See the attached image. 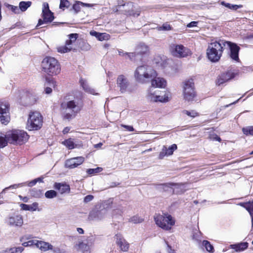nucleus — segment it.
Masks as SVG:
<instances>
[{
    "mask_svg": "<svg viewBox=\"0 0 253 253\" xmlns=\"http://www.w3.org/2000/svg\"><path fill=\"white\" fill-rule=\"evenodd\" d=\"M9 104L7 102L0 103V121L3 124H7L10 120Z\"/></svg>",
    "mask_w": 253,
    "mask_h": 253,
    "instance_id": "obj_12",
    "label": "nucleus"
},
{
    "mask_svg": "<svg viewBox=\"0 0 253 253\" xmlns=\"http://www.w3.org/2000/svg\"><path fill=\"white\" fill-rule=\"evenodd\" d=\"M72 47L70 45H68L66 43L64 46H60L57 47V50L58 52L61 53H67L71 51Z\"/></svg>",
    "mask_w": 253,
    "mask_h": 253,
    "instance_id": "obj_36",
    "label": "nucleus"
},
{
    "mask_svg": "<svg viewBox=\"0 0 253 253\" xmlns=\"http://www.w3.org/2000/svg\"><path fill=\"white\" fill-rule=\"evenodd\" d=\"M226 45H227L230 48V56L231 58L236 61H238L239 60V52L240 49V47L235 43L225 41V43H224L223 47Z\"/></svg>",
    "mask_w": 253,
    "mask_h": 253,
    "instance_id": "obj_15",
    "label": "nucleus"
},
{
    "mask_svg": "<svg viewBox=\"0 0 253 253\" xmlns=\"http://www.w3.org/2000/svg\"><path fill=\"white\" fill-rule=\"evenodd\" d=\"M42 71L49 76H54L60 73L61 68L58 61L54 57H46L42 62Z\"/></svg>",
    "mask_w": 253,
    "mask_h": 253,
    "instance_id": "obj_3",
    "label": "nucleus"
},
{
    "mask_svg": "<svg viewBox=\"0 0 253 253\" xmlns=\"http://www.w3.org/2000/svg\"><path fill=\"white\" fill-rule=\"evenodd\" d=\"M151 84L152 87L164 88L166 86V81L162 78L158 77L157 76L151 79Z\"/></svg>",
    "mask_w": 253,
    "mask_h": 253,
    "instance_id": "obj_20",
    "label": "nucleus"
},
{
    "mask_svg": "<svg viewBox=\"0 0 253 253\" xmlns=\"http://www.w3.org/2000/svg\"><path fill=\"white\" fill-rule=\"evenodd\" d=\"M107 210L105 209L101 210H93L90 211L88 216V219L90 221H100L106 216Z\"/></svg>",
    "mask_w": 253,
    "mask_h": 253,
    "instance_id": "obj_14",
    "label": "nucleus"
},
{
    "mask_svg": "<svg viewBox=\"0 0 253 253\" xmlns=\"http://www.w3.org/2000/svg\"><path fill=\"white\" fill-rule=\"evenodd\" d=\"M170 51L173 56L180 58L185 57L192 54L190 49L182 44H172L170 46Z\"/></svg>",
    "mask_w": 253,
    "mask_h": 253,
    "instance_id": "obj_8",
    "label": "nucleus"
},
{
    "mask_svg": "<svg viewBox=\"0 0 253 253\" xmlns=\"http://www.w3.org/2000/svg\"><path fill=\"white\" fill-rule=\"evenodd\" d=\"M39 204L35 202L31 205H26L25 204H21L20 207L21 209L24 211H36L38 207Z\"/></svg>",
    "mask_w": 253,
    "mask_h": 253,
    "instance_id": "obj_26",
    "label": "nucleus"
},
{
    "mask_svg": "<svg viewBox=\"0 0 253 253\" xmlns=\"http://www.w3.org/2000/svg\"><path fill=\"white\" fill-rule=\"evenodd\" d=\"M237 74V73L232 70H229L226 72L223 73L217 77L216 80V84L217 85H220L234 78Z\"/></svg>",
    "mask_w": 253,
    "mask_h": 253,
    "instance_id": "obj_13",
    "label": "nucleus"
},
{
    "mask_svg": "<svg viewBox=\"0 0 253 253\" xmlns=\"http://www.w3.org/2000/svg\"><path fill=\"white\" fill-rule=\"evenodd\" d=\"M57 192L53 190L47 191L45 193V197L47 199H52L57 196Z\"/></svg>",
    "mask_w": 253,
    "mask_h": 253,
    "instance_id": "obj_42",
    "label": "nucleus"
},
{
    "mask_svg": "<svg viewBox=\"0 0 253 253\" xmlns=\"http://www.w3.org/2000/svg\"><path fill=\"white\" fill-rule=\"evenodd\" d=\"M42 125V117L38 112H31L27 124V128L30 130H37L40 129Z\"/></svg>",
    "mask_w": 253,
    "mask_h": 253,
    "instance_id": "obj_6",
    "label": "nucleus"
},
{
    "mask_svg": "<svg viewBox=\"0 0 253 253\" xmlns=\"http://www.w3.org/2000/svg\"><path fill=\"white\" fill-rule=\"evenodd\" d=\"M183 113L184 114H186L187 115L189 116L192 117H194L196 116L198 114L197 112H196L194 111H189L185 110L183 111Z\"/></svg>",
    "mask_w": 253,
    "mask_h": 253,
    "instance_id": "obj_51",
    "label": "nucleus"
},
{
    "mask_svg": "<svg viewBox=\"0 0 253 253\" xmlns=\"http://www.w3.org/2000/svg\"><path fill=\"white\" fill-rule=\"evenodd\" d=\"M116 243L121 250L123 252L127 251L129 248V244L123 238L118 235H116Z\"/></svg>",
    "mask_w": 253,
    "mask_h": 253,
    "instance_id": "obj_21",
    "label": "nucleus"
},
{
    "mask_svg": "<svg viewBox=\"0 0 253 253\" xmlns=\"http://www.w3.org/2000/svg\"><path fill=\"white\" fill-rule=\"evenodd\" d=\"M169 101V95L165 93L164 95H159L158 94L156 97L155 102L166 103Z\"/></svg>",
    "mask_w": 253,
    "mask_h": 253,
    "instance_id": "obj_34",
    "label": "nucleus"
},
{
    "mask_svg": "<svg viewBox=\"0 0 253 253\" xmlns=\"http://www.w3.org/2000/svg\"><path fill=\"white\" fill-rule=\"evenodd\" d=\"M81 5L82 6H84V7L85 6V7H91L93 6V5L92 4L84 3L83 2H82Z\"/></svg>",
    "mask_w": 253,
    "mask_h": 253,
    "instance_id": "obj_61",
    "label": "nucleus"
},
{
    "mask_svg": "<svg viewBox=\"0 0 253 253\" xmlns=\"http://www.w3.org/2000/svg\"><path fill=\"white\" fill-rule=\"evenodd\" d=\"M77 250L82 253H89V247L83 242L80 243L77 246Z\"/></svg>",
    "mask_w": 253,
    "mask_h": 253,
    "instance_id": "obj_29",
    "label": "nucleus"
},
{
    "mask_svg": "<svg viewBox=\"0 0 253 253\" xmlns=\"http://www.w3.org/2000/svg\"><path fill=\"white\" fill-rule=\"evenodd\" d=\"M202 245L208 252L210 253H213L214 252L213 247L208 241L204 240Z\"/></svg>",
    "mask_w": 253,
    "mask_h": 253,
    "instance_id": "obj_38",
    "label": "nucleus"
},
{
    "mask_svg": "<svg viewBox=\"0 0 253 253\" xmlns=\"http://www.w3.org/2000/svg\"><path fill=\"white\" fill-rule=\"evenodd\" d=\"M155 221L158 226L166 230H170L175 223L172 216L168 214L157 215L155 217Z\"/></svg>",
    "mask_w": 253,
    "mask_h": 253,
    "instance_id": "obj_7",
    "label": "nucleus"
},
{
    "mask_svg": "<svg viewBox=\"0 0 253 253\" xmlns=\"http://www.w3.org/2000/svg\"><path fill=\"white\" fill-rule=\"evenodd\" d=\"M183 94L184 99L187 101H191L195 97L196 94L192 80L186 81L184 83Z\"/></svg>",
    "mask_w": 253,
    "mask_h": 253,
    "instance_id": "obj_9",
    "label": "nucleus"
},
{
    "mask_svg": "<svg viewBox=\"0 0 253 253\" xmlns=\"http://www.w3.org/2000/svg\"><path fill=\"white\" fill-rule=\"evenodd\" d=\"M11 250L12 253H21L24 250V247L23 246H21L17 248H11Z\"/></svg>",
    "mask_w": 253,
    "mask_h": 253,
    "instance_id": "obj_50",
    "label": "nucleus"
},
{
    "mask_svg": "<svg viewBox=\"0 0 253 253\" xmlns=\"http://www.w3.org/2000/svg\"><path fill=\"white\" fill-rule=\"evenodd\" d=\"M244 134L248 135H253V126H249L246 127H244L242 129Z\"/></svg>",
    "mask_w": 253,
    "mask_h": 253,
    "instance_id": "obj_46",
    "label": "nucleus"
},
{
    "mask_svg": "<svg viewBox=\"0 0 253 253\" xmlns=\"http://www.w3.org/2000/svg\"><path fill=\"white\" fill-rule=\"evenodd\" d=\"M19 197L24 202L27 203L28 202L29 198L27 197H22L21 195L19 196Z\"/></svg>",
    "mask_w": 253,
    "mask_h": 253,
    "instance_id": "obj_58",
    "label": "nucleus"
},
{
    "mask_svg": "<svg viewBox=\"0 0 253 253\" xmlns=\"http://www.w3.org/2000/svg\"><path fill=\"white\" fill-rule=\"evenodd\" d=\"M221 4L232 10H236L238 8L243 7L242 5L232 4L229 3H226L224 1L221 2Z\"/></svg>",
    "mask_w": 253,
    "mask_h": 253,
    "instance_id": "obj_33",
    "label": "nucleus"
},
{
    "mask_svg": "<svg viewBox=\"0 0 253 253\" xmlns=\"http://www.w3.org/2000/svg\"><path fill=\"white\" fill-rule=\"evenodd\" d=\"M138 54H137L136 50L134 52H128L127 57L131 60H135V57Z\"/></svg>",
    "mask_w": 253,
    "mask_h": 253,
    "instance_id": "obj_52",
    "label": "nucleus"
},
{
    "mask_svg": "<svg viewBox=\"0 0 253 253\" xmlns=\"http://www.w3.org/2000/svg\"><path fill=\"white\" fill-rule=\"evenodd\" d=\"M128 52H124L122 50H119V55L122 56H126Z\"/></svg>",
    "mask_w": 253,
    "mask_h": 253,
    "instance_id": "obj_57",
    "label": "nucleus"
},
{
    "mask_svg": "<svg viewBox=\"0 0 253 253\" xmlns=\"http://www.w3.org/2000/svg\"><path fill=\"white\" fill-rule=\"evenodd\" d=\"M82 103L77 99L62 103L61 104V107L63 109H68L71 111V113H67L64 114L63 119L68 121L73 119L80 113L82 109Z\"/></svg>",
    "mask_w": 253,
    "mask_h": 253,
    "instance_id": "obj_4",
    "label": "nucleus"
},
{
    "mask_svg": "<svg viewBox=\"0 0 253 253\" xmlns=\"http://www.w3.org/2000/svg\"><path fill=\"white\" fill-rule=\"evenodd\" d=\"M167 244V251L168 253H176L175 251L173 249H171V247L170 245H169L167 242H166Z\"/></svg>",
    "mask_w": 253,
    "mask_h": 253,
    "instance_id": "obj_54",
    "label": "nucleus"
},
{
    "mask_svg": "<svg viewBox=\"0 0 253 253\" xmlns=\"http://www.w3.org/2000/svg\"><path fill=\"white\" fill-rule=\"evenodd\" d=\"M82 2L80 1H76L75 3L73 5V9L76 12H78L81 10V5Z\"/></svg>",
    "mask_w": 253,
    "mask_h": 253,
    "instance_id": "obj_49",
    "label": "nucleus"
},
{
    "mask_svg": "<svg viewBox=\"0 0 253 253\" xmlns=\"http://www.w3.org/2000/svg\"><path fill=\"white\" fill-rule=\"evenodd\" d=\"M37 181L36 180V179L30 181V182H25L23 183H20L18 184H15L12 185H10L9 187H6L4 189L2 190L1 191V193H4L5 192L10 189H16L19 187H21L23 186H24L25 185H28L29 187H33V186L37 184Z\"/></svg>",
    "mask_w": 253,
    "mask_h": 253,
    "instance_id": "obj_19",
    "label": "nucleus"
},
{
    "mask_svg": "<svg viewBox=\"0 0 253 253\" xmlns=\"http://www.w3.org/2000/svg\"><path fill=\"white\" fill-rule=\"evenodd\" d=\"M0 253H12V252H11V249H9L3 251L1 252Z\"/></svg>",
    "mask_w": 253,
    "mask_h": 253,
    "instance_id": "obj_64",
    "label": "nucleus"
},
{
    "mask_svg": "<svg viewBox=\"0 0 253 253\" xmlns=\"http://www.w3.org/2000/svg\"><path fill=\"white\" fill-rule=\"evenodd\" d=\"M38 243V240L36 239L29 240L27 242H24L22 246L24 247L35 246L36 247Z\"/></svg>",
    "mask_w": 253,
    "mask_h": 253,
    "instance_id": "obj_41",
    "label": "nucleus"
},
{
    "mask_svg": "<svg viewBox=\"0 0 253 253\" xmlns=\"http://www.w3.org/2000/svg\"><path fill=\"white\" fill-rule=\"evenodd\" d=\"M52 89L50 87H46L45 89H44V91H45V92L46 93V94H50V93H51L52 92Z\"/></svg>",
    "mask_w": 253,
    "mask_h": 253,
    "instance_id": "obj_60",
    "label": "nucleus"
},
{
    "mask_svg": "<svg viewBox=\"0 0 253 253\" xmlns=\"http://www.w3.org/2000/svg\"><path fill=\"white\" fill-rule=\"evenodd\" d=\"M70 2L68 0H60L59 8L62 10L69 7Z\"/></svg>",
    "mask_w": 253,
    "mask_h": 253,
    "instance_id": "obj_43",
    "label": "nucleus"
},
{
    "mask_svg": "<svg viewBox=\"0 0 253 253\" xmlns=\"http://www.w3.org/2000/svg\"><path fill=\"white\" fill-rule=\"evenodd\" d=\"M167 185L168 187H171L172 186L178 187L179 186V184H178L177 183H167Z\"/></svg>",
    "mask_w": 253,
    "mask_h": 253,
    "instance_id": "obj_59",
    "label": "nucleus"
},
{
    "mask_svg": "<svg viewBox=\"0 0 253 253\" xmlns=\"http://www.w3.org/2000/svg\"><path fill=\"white\" fill-rule=\"evenodd\" d=\"M6 138L9 143L21 144L28 140L29 135L24 130L15 129L8 132Z\"/></svg>",
    "mask_w": 253,
    "mask_h": 253,
    "instance_id": "obj_5",
    "label": "nucleus"
},
{
    "mask_svg": "<svg viewBox=\"0 0 253 253\" xmlns=\"http://www.w3.org/2000/svg\"><path fill=\"white\" fill-rule=\"evenodd\" d=\"M37 248H39L42 251H46L48 250H52V246L48 243L38 240Z\"/></svg>",
    "mask_w": 253,
    "mask_h": 253,
    "instance_id": "obj_27",
    "label": "nucleus"
},
{
    "mask_svg": "<svg viewBox=\"0 0 253 253\" xmlns=\"http://www.w3.org/2000/svg\"><path fill=\"white\" fill-rule=\"evenodd\" d=\"M102 170V168L97 167L95 169H87L86 172L89 174H94L100 172Z\"/></svg>",
    "mask_w": 253,
    "mask_h": 253,
    "instance_id": "obj_47",
    "label": "nucleus"
},
{
    "mask_svg": "<svg viewBox=\"0 0 253 253\" xmlns=\"http://www.w3.org/2000/svg\"><path fill=\"white\" fill-rule=\"evenodd\" d=\"M69 40L66 41V44L68 45L71 46L72 44L74 42L77 38H78V34H71L69 35Z\"/></svg>",
    "mask_w": 253,
    "mask_h": 253,
    "instance_id": "obj_37",
    "label": "nucleus"
},
{
    "mask_svg": "<svg viewBox=\"0 0 253 253\" xmlns=\"http://www.w3.org/2000/svg\"><path fill=\"white\" fill-rule=\"evenodd\" d=\"M70 127H65V128L63 129V131H62V132H63V134H66V133H68V132H69V130H70Z\"/></svg>",
    "mask_w": 253,
    "mask_h": 253,
    "instance_id": "obj_62",
    "label": "nucleus"
},
{
    "mask_svg": "<svg viewBox=\"0 0 253 253\" xmlns=\"http://www.w3.org/2000/svg\"><path fill=\"white\" fill-rule=\"evenodd\" d=\"M197 24H198V22L192 21V22H191L190 23H189L187 25V26L189 28H191V27H196L197 26Z\"/></svg>",
    "mask_w": 253,
    "mask_h": 253,
    "instance_id": "obj_55",
    "label": "nucleus"
},
{
    "mask_svg": "<svg viewBox=\"0 0 253 253\" xmlns=\"http://www.w3.org/2000/svg\"><path fill=\"white\" fill-rule=\"evenodd\" d=\"M32 5V2L30 1H22L19 4V11L25 12Z\"/></svg>",
    "mask_w": 253,
    "mask_h": 253,
    "instance_id": "obj_28",
    "label": "nucleus"
},
{
    "mask_svg": "<svg viewBox=\"0 0 253 253\" xmlns=\"http://www.w3.org/2000/svg\"><path fill=\"white\" fill-rule=\"evenodd\" d=\"M8 142L6 138V134L0 133V148H3Z\"/></svg>",
    "mask_w": 253,
    "mask_h": 253,
    "instance_id": "obj_39",
    "label": "nucleus"
},
{
    "mask_svg": "<svg viewBox=\"0 0 253 253\" xmlns=\"http://www.w3.org/2000/svg\"><path fill=\"white\" fill-rule=\"evenodd\" d=\"M157 76V74L156 71L146 65L138 67L134 72V77L136 80L141 84L149 82Z\"/></svg>",
    "mask_w": 253,
    "mask_h": 253,
    "instance_id": "obj_1",
    "label": "nucleus"
},
{
    "mask_svg": "<svg viewBox=\"0 0 253 253\" xmlns=\"http://www.w3.org/2000/svg\"><path fill=\"white\" fill-rule=\"evenodd\" d=\"M42 17L43 20H39L37 27L44 23H50L54 19L53 14L49 10L48 4L46 2H44L42 4Z\"/></svg>",
    "mask_w": 253,
    "mask_h": 253,
    "instance_id": "obj_10",
    "label": "nucleus"
},
{
    "mask_svg": "<svg viewBox=\"0 0 253 253\" xmlns=\"http://www.w3.org/2000/svg\"><path fill=\"white\" fill-rule=\"evenodd\" d=\"M91 35L95 37L99 41H102L108 39V35L106 33H100L96 31H91Z\"/></svg>",
    "mask_w": 253,
    "mask_h": 253,
    "instance_id": "obj_30",
    "label": "nucleus"
},
{
    "mask_svg": "<svg viewBox=\"0 0 253 253\" xmlns=\"http://www.w3.org/2000/svg\"><path fill=\"white\" fill-rule=\"evenodd\" d=\"M77 230L79 234H83L84 233V231L82 228H77Z\"/></svg>",
    "mask_w": 253,
    "mask_h": 253,
    "instance_id": "obj_63",
    "label": "nucleus"
},
{
    "mask_svg": "<svg viewBox=\"0 0 253 253\" xmlns=\"http://www.w3.org/2000/svg\"><path fill=\"white\" fill-rule=\"evenodd\" d=\"M83 157H77L68 159L66 161L65 166L69 169H74L81 165L84 162Z\"/></svg>",
    "mask_w": 253,
    "mask_h": 253,
    "instance_id": "obj_17",
    "label": "nucleus"
},
{
    "mask_svg": "<svg viewBox=\"0 0 253 253\" xmlns=\"http://www.w3.org/2000/svg\"><path fill=\"white\" fill-rule=\"evenodd\" d=\"M159 91L155 90L153 88H150L148 91L146 95V98L150 102H155L156 97L158 95Z\"/></svg>",
    "mask_w": 253,
    "mask_h": 253,
    "instance_id": "obj_24",
    "label": "nucleus"
},
{
    "mask_svg": "<svg viewBox=\"0 0 253 253\" xmlns=\"http://www.w3.org/2000/svg\"><path fill=\"white\" fill-rule=\"evenodd\" d=\"M241 205L244 206V207L246 209V210L249 211L251 216H253V203H248L245 204H241Z\"/></svg>",
    "mask_w": 253,
    "mask_h": 253,
    "instance_id": "obj_40",
    "label": "nucleus"
},
{
    "mask_svg": "<svg viewBox=\"0 0 253 253\" xmlns=\"http://www.w3.org/2000/svg\"><path fill=\"white\" fill-rule=\"evenodd\" d=\"M6 222L11 226H21L23 223V217L20 214H14L10 216Z\"/></svg>",
    "mask_w": 253,
    "mask_h": 253,
    "instance_id": "obj_16",
    "label": "nucleus"
},
{
    "mask_svg": "<svg viewBox=\"0 0 253 253\" xmlns=\"http://www.w3.org/2000/svg\"><path fill=\"white\" fill-rule=\"evenodd\" d=\"M248 247L247 242L240 243L237 244H233L230 245V248L235 250L236 252H242L246 249Z\"/></svg>",
    "mask_w": 253,
    "mask_h": 253,
    "instance_id": "obj_25",
    "label": "nucleus"
},
{
    "mask_svg": "<svg viewBox=\"0 0 253 253\" xmlns=\"http://www.w3.org/2000/svg\"><path fill=\"white\" fill-rule=\"evenodd\" d=\"M136 52L137 54H143L147 53L148 51V47L144 43H140L136 47Z\"/></svg>",
    "mask_w": 253,
    "mask_h": 253,
    "instance_id": "obj_31",
    "label": "nucleus"
},
{
    "mask_svg": "<svg viewBox=\"0 0 253 253\" xmlns=\"http://www.w3.org/2000/svg\"><path fill=\"white\" fill-rule=\"evenodd\" d=\"M54 187L56 190H59L61 194L69 192L70 190L69 185L66 183H55Z\"/></svg>",
    "mask_w": 253,
    "mask_h": 253,
    "instance_id": "obj_22",
    "label": "nucleus"
},
{
    "mask_svg": "<svg viewBox=\"0 0 253 253\" xmlns=\"http://www.w3.org/2000/svg\"><path fill=\"white\" fill-rule=\"evenodd\" d=\"M224 43L225 41L220 40L211 42L207 49L208 59L212 62H217L220 58L223 49Z\"/></svg>",
    "mask_w": 253,
    "mask_h": 253,
    "instance_id": "obj_2",
    "label": "nucleus"
},
{
    "mask_svg": "<svg viewBox=\"0 0 253 253\" xmlns=\"http://www.w3.org/2000/svg\"><path fill=\"white\" fill-rule=\"evenodd\" d=\"M93 199V196L92 195H88L84 197V203H88L92 201Z\"/></svg>",
    "mask_w": 253,
    "mask_h": 253,
    "instance_id": "obj_53",
    "label": "nucleus"
},
{
    "mask_svg": "<svg viewBox=\"0 0 253 253\" xmlns=\"http://www.w3.org/2000/svg\"><path fill=\"white\" fill-rule=\"evenodd\" d=\"M4 5L8 9L11 10L15 14L19 13V9L17 6L12 5L7 3H5Z\"/></svg>",
    "mask_w": 253,
    "mask_h": 253,
    "instance_id": "obj_44",
    "label": "nucleus"
},
{
    "mask_svg": "<svg viewBox=\"0 0 253 253\" xmlns=\"http://www.w3.org/2000/svg\"><path fill=\"white\" fill-rule=\"evenodd\" d=\"M158 30L159 31H169L171 30V26L169 24L166 23L164 24L162 26L158 27Z\"/></svg>",
    "mask_w": 253,
    "mask_h": 253,
    "instance_id": "obj_48",
    "label": "nucleus"
},
{
    "mask_svg": "<svg viewBox=\"0 0 253 253\" xmlns=\"http://www.w3.org/2000/svg\"><path fill=\"white\" fill-rule=\"evenodd\" d=\"M30 194L32 197L40 198L42 196V191L41 189L33 188L30 191Z\"/></svg>",
    "mask_w": 253,
    "mask_h": 253,
    "instance_id": "obj_35",
    "label": "nucleus"
},
{
    "mask_svg": "<svg viewBox=\"0 0 253 253\" xmlns=\"http://www.w3.org/2000/svg\"><path fill=\"white\" fill-rule=\"evenodd\" d=\"M62 144L69 149H73L77 146L73 141V139L71 138L64 140L62 142Z\"/></svg>",
    "mask_w": 253,
    "mask_h": 253,
    "instance_id": "obj_32",
    "label": "nucleus"
},
{
    "mask_svg": "<svg viewBox=\"0 0 253 253\" xmlns=\"http://www.w3.org/2000/svg\"><path fill=\"white\" fill-rule=\"evenodd\" d=\"M177 148V145L175 144L171 145L168 148L166 146H163L162 151L159 154V159H163L165 156H169L172 155L174 151L176 150Z\"/></svg>",
    "mask_w": 253,
    "mask_h": 253,
    "instance_id": "obj_18",
    "label": "nucleus"
},
{
    "mask_svg": "<svg viewBox=\"0 0 253 253\" xmlns=\"http://www.w3.org/2000/svg\"><path fill=\"white\" fill-rule=\"evenodd\" d=\"M143 221V218L138 215H134L129 218V221L134 224L141 223Z\"/></svg>",
    "mask_w": 253,
    "mask_h": 253,
    "instance_id": "obj_45",
    "label": "nucleus"
},
{
    "mask_svg": "<svg viewBox=\"0 0 253 253\" xmlns=\"http://www.w3.org/2000/svg\"><path fill=\"white\" fill-rule=\"evenodd\" d=\"M80 83L81 84V85H82L83 89L86 92H88L89 93H90L91 94L93 95H97L98 94L97 93L95 92V91L94 88H91L87 84V82L82 79L80 81Z\"/></svg>",
    "mask_w": 253,
    "mask_h": 253,
    "instance_id": "obj_23",
    "label": "nucleus"
},
{
    "mask_svg": "<svg viewBox=\"0 0 253 253\" xmlns=\"http://www.w3.org/2000/svg\"><path fill=\"white\" fill-rule=\"evenodd\" d=\"M123 126L129 131H133L134 130V128L132 126L123 125Z\"/></svg>",
    "mask_w": 253,
    "mask_h": 253,
    "instance_id": "obj_56",
    "label": "nucleus"
},
{
    "mask_svg": "<svg viewBox=\"0 0 253 253\" xmlns=\"http://www.w3.org/2000/svg\"><path fill=\"white\" fill-rule=\"evenodd\" d=\"M117 85L122 93H130L131 92V90L129 87L130 84L128 79L123 75L119 76L117 78Z\"/></svg>",
    "mask_w": 253,
    "mask_h": 253,
    "instance_id": "obj_11",
    "label": "nucleus"
}]
</instances>
